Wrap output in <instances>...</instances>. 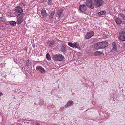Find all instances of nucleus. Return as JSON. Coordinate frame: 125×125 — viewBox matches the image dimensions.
<instances>
[{"instance_id": "a211bd4d", "label": "nucleus", "mask_w": 125, "mask_h": 125, "mask_svg": "<svg viewBox=\"0 0 125 125\" xmlns=\"http://www.w3.org/2000/svg\"><path fill=\"white\" fill-rule=\"evenodd\" d=\"M94 54L95 56H100L101 55L102 52L100 51H96L94 52Z\"/></svg>"}, {"instance_id": "4468645a", "label": "nucleus", "mask_w": 125, "mask_h": 125, "mask_svg": "<svg viewBox=\"0 0 125 125\" xmlns=\"http://www.w3.org/2000/svg\"><path fill=\"white\" fill-rule=\"evenodd\" d=\"M37 68L42 73H43L45 72L44 70L41 67L38 66L37 67Z\"/></svg>"}, {"instance_id": "9b49d317", "label": "nucleus", "mask_w": 125, "mask_h": 125, "mask_svg": "<svg viewBox=\"0 0 125 125\" xmlns=\"http://www.w3.org/2000/svg\"><path fill=\"white\" fill-rule=\"evenodd\" d=\"M42 16L43 18L46 17L48 14L46 13V10L44 9H42L41 11Z\"/></svg>"}, {"instance_id": "2f4dec72", "label": "nucleus", "mask_w": 125, "mask_h": 125, "mask_svg": "<svg viewBox=\"0 0 125 125\" xmlns=\"http://www.w3.org/2000/svg\"><path fill=\"white\" fill-rule=\"evenodd\" d=\"M3 95V94L1 92H0V96L2 95Z\"/></svg>"}, {"instance_id": "dca6fc26", "label": "nucleus", "mask_w": 125, "mask_h": 125, "mask_svg": "<svg viewBox=\"0 0 125 125\" xmlns=\"http://www.w3.org/2000/svg\"><path fill=\"white\" fill-rule=\"evenodd\" d=\"M17 17L19 18L22 19L23 18L24 16V15L23 14L21 13H19L17 15Z\"/></svg>"}, {"instance_id": "aec40b11", "label": "nucleus", "mask_w": 125, "mask_h": 125, "mask_svg": "<svg viewBox=\"0 0 125 125\" xmlns=\"http://www.w3.org/2000/svg\"><path fill=\"white\" fill-rule=\"evenodd\" d=\"M54 11H52L51 12L49 16L50 19H52L53 17V16L54 14Z\"/></svg>"}, {"instance_id": "c85d7f7f", "label": "nucleus", "mask_w": 125, "mask_h": 125, "mask_svg": "<svg viewBox=\"0 0 125 125\" xmlns=\"http://www.w3.org/2000/svg\"><path fill=\"white\" fill-rule=\"evenodd\" d=\"M64 109V108L63 107H61L60 108V110L61 111H63V110Z\"/></svg>"}, {"instance_id": "f257e3e1", "label": "nucleus", "mask_w": 125, "mask_h": 125, "mask_svg": "<svg viewBox=\"0 0 125 125\" xmlns=\"http://www.w3.org/2000/svg\"><path fill=\"white\" fill-rule=\"evenodd\" d=\"M108 45V42L106 41H102L95 44L94 48L96 49H102L107 47Z\"/></svg>"}, {"instance_id": "1a4fd4ad", "label": "nucleus", "mask_w": 125, "mask_h": 125, "mask_svg": "<svg viewBox=\"0 0 125 125\" xmlns=\"http://www.w3.org/2000/svg\"><path fill=\"white\" fill-rule=\"evenodd\" d=\"M15 11L18 13H22L23 12V9L20 7L17 6L15 8Z\"/></svg>"}, {"instance_id": "7c9ffc66", "label": "nucleus", "mask_w": 125, "mask_h": 125, "mask_svg": "<svg viewBox=\"0 0 125 125\" xmlns=\"http://www.w3.org/2000/svg\"><path fill=\"white\" fill-rule=\"evenodd\" d=\"M123 47L124 48H125V43H123Z\"/></svg>"}, {"instance_id": "6e6552de", "label": "nucleus", "mask_w": 125, "mask_h": 125, "mask_svg": "<svg viewBox=\"0 0 125 125\" xmlns=\"http://www.w3.org/2000/svg\"><path fill=\"white\" fill-rule=\"evenodd\" d=\"M63 11V9L62 8L60 9L58 11L57 14L59 17H61L64 16Z\"/></svg>"}, {"instance_id": "f3484780", "label": "nucleus", "mask_w": 125, "mask_h": 125, "mask_svg": "<svg viewBox=\"0 0 125 125\" xmlns=\"http://www.w3.org/2000/svg\"><path fill=\"white\" fill-rule=\"evenodd\" d=\"M61 50L62 52H65L66 50V46L65 45L62 46L61 47Z\"/></svg>"}, {"instance_id": "ddd939ff", "label": "nucleus", "mask_w": 125, "mask_h": 125, "mask_svg": "<svg viewBox=\"0 0 125 125\" xmlns=\"http://www.w3.org/2000/svg\"><path fill=\"white\" fill-rule=\"evenodd\" d=\"M73 104V102L72 101H68L65 105L64 107L65 108H67L68 106L72 105Z\"/></svg>"}, {"instance_id": "bb28decb", "label": "nucleus", "mask_w": 125, "mask_h": 125, "mask_svg": "<svg viewBox=\"0 0 125 125\" xmlns=\"http://www.w3.org/2000/svg\"><path fill=\"white\" fill-rule=\"evenodd\" d=\"M52 0H46V2H47L48 4L51 5L52 2Z\"/></svg>"}, {"instance_id": "39448f33", "label": "nucleus", "mask_w": 125, "mask_h": 125, "mask_svg": "<svg viewBox=\"0 0 125 125\" xmlns=\"http://www.w3.org/2000/svg\"><path fill=\"white\" fill-rule=\"evenodd\" d=\"M94 0V5L97 7L101 6L104 3L103 1L102 0Z\"/></svg>"}, {"instance_id": "b1692460", "label": "nucleus", "mask_w": 125, "mask_h": 125, "mask_svg": "<svg viewBox=\"0 0 125 125\" xmlns=\"http://www.w3.org/2000/svg\"><path fill=\"white\" fill-rule=\"evenodd\" d=\"M68 45L70 46L71 47L74 48V43H70V42H68Z\"/></svg>"}, {"instance_id": "a878e982", "label": "nucleus", "mask_w": 125, "mask_h": 125, "mask_svg": "<svg viewBox=\"0 0 125 125\" xmlns=\"http://www.w3.org/2000/svg\"><path fill=\"white\" fill-rule=\"evenodd\" d=\"M74 47L78 48H79V44L77 42L74 43Z\"/></svg>"}, {"instance_id": "2eb2a0df", "label": "nucleus", "mask_w": 125, "mask_h": 125, "mask_svg": "<svg viewBox=\"0 0 125 125\" xmlns=\"http://www.w3.org/2000/svg\"><path fill=\"white\" fill-rule=\"evenodd\" d=\"M23 20L22 19L18 18L17 19L16 23L18 24H20L22 22Z\"/></svg>"}, {"instance_id": "72a5a7b5", "label": "nucleus", "mask_w": 125, "mask_h": 125, "mask_svg": "<svg viewBox=\"0 0 125 125\" xmlns=\"http://www.w3.org/2000/svg\"><path fill=\"white\" fill-rule=\"evenodd\" d=\"M1 13V12H0V13Z\"/></svg>"}, {"instance_id": "412c9836", "label": "nucleus", "mask_w": 125, "mask_h": 125, "mask_svg": "<svg viewBox=\"0 0 125 125\" xmlns=\"http://www.w3.org/2000/svg\"><path fill=\"white\" fill-rule=\"evenodd\" d=\"M119 16L122 19L125 20V14L122 13H120L119 14Z\"/></svg>"}, {"instance_id": "cd10ccee", "label": "nucleus", "mask_w": 125, "mask_h": 125, "mask_svg": "<svg viewBox=\"0 0 125 125\" xmlns=\"http://www.w3.org/2000/svg\"><path fill=\"white\" fill-rule=\"evenodd\" d=\"M54 43L53 42H51L50 43V44L49 45V46H50L52 47V46L54 44Z\"/></svg>"}, {"instance_id": "f03ea898", "label": "nucleus", "mask_w": 125, "mask_h": 125, "mask_svg": "<svg viewBox=\"0 0 125 125\" xmlns=\"http://www.w3.org/2000/svg\"><path fill=\"white\" fill-rule=\"evenodd\" d=\"M119 38L121 40L125 41V28L121 30L119 35Z\"/></svg>"}, {"instance_id": "473e14b6", "label": "nucleus", "mask_w": 125, "mask_h": 125, "mask_svg": "<svg viewBox=\"0 0 125 125\" xmlns=\"http://www.w3.org/2000/svg\"><path fill=\"white\" fill-rule=\"evenodd\" d=\"M35 125H40V124L38 123H36Z\"/></svg>"}, {"instance_id": "4be33fe9", "label": "nucleus", "mask_w": 125, "mask_h": 125, "mask_svg": "<svg viewBox=\"0 0 125 125\" xmlns=\"http://www.w3.org/2000/svg\"><path fill=\"white\" fill-rule=\"evenodd\" d=\"M9 23L11 25L13 26L14 25V24L16 25V22L14 21H10L9 22Z\"/></svg>"}, {"instance_id": "c756f323", "label": "nucleus", "mask_w": 125, "mask_h": 125, "mask_svg": "<svg viewBox=\"0 0 125 125\" xmlns=\"http://www.w3.org/2000/svg\"><path fill=\"white\" fill-rule=\"evenodd\" d=\"M3 18L2 17H0V21H3Z\"/></svg>"}, {"instance_id": "20e7f679", "label": "nucleus", "mask_w": 125, "mask_h": 125, "mask_svg": "<svg viewBox=\"0 0 125 125\" xmlns=\"http://www.w3.org/2000/svg\"><path fill=\"white\" fill-rule=\"evenodd\" d=\"M115 21L117 25L121 24V26H122V27L125 26V21H122V19L120 18L116 19L115 20Z\"/></svg>"}, {"instance_id": "423d86ee", "label": "nucleus", "mask_w": 125, "mask_h": 125, "mask_svg": "<svg viewBox=\"0 0 125 125\" xmlns=\"http://www.w3.org/2000/svg\"><path fill=\"white\" fill-rule=\"evenodd\" d=\"M86 6L91 9H93L94 7V5L92 0H87L86 3Z\"/></svg>"}, {"instance_id": "393cba45", "label": "nucleus", "mask_w": 125, "mask_h": 125, "mask_svg": "<svg viewBox=\"0 0 125 125\" xmlns=\"http://www.w3.org/2000/svg\"><path fill=\"white\" fill-rule=\"evenodd\" d=\"M46 58L48 60H50L51 58L49 54V53H47L46 55Z\"/></svg>"}, {"instance_id": "7ed1b4c3", "label": "nucleus", "mask_w": 125, "mask_h": 125, "mask_svg": "<svg viewBox=\"0 0 125 125\" xmlns=\"http://www.w3.org/2000/svg\"><path fill=\"white\" fill-rule=\"evenodd\" d=\"M64 58V57L63 56L60 54L53 56V59L55 61H61L63 60Z\"/></svg>"}, {"instance_id": "5701e85b", "label": "nucleus", "mask_w": 125, "mask_h": 125, "mask_svg": "<svg viewBox=\"0 0 125 125\" xmlns=\"http://www.w3.org/2000/svg\"><path fill=\"white\" fill-rule=\"evenodd\" d=\"M19 6L20 7L22 8L23 9V8L25 7L24 4L22 2L19 4Z\"/></svg>"}, {"instance_id": "f8f14e48", "label": "nucleus", "mask_w": 125, "mask_h": 125, "mask_svg": "<svg viewBox=\"0 0 125 125\" xmlns=\"http://www.w3.org/2000/svg\"><path fill=\"white\" fill-rule=\"evenodd\" d=\"M113 48L112 49V51L114 52H115L117 50V47L116 43L114 42L112 43Z\"/></svg>"}, {"instance_id": "0eeeda50", "label": "nucleus", "mask_w": 125, "mask_h": 125, "mask_svg": "<svg viewBox=\"0 0 125 125\" xmlns=\"http://www.w3.org/2000/svg\"><path fill=\"white\" fill-rule=\"evenodd\" d=\"M94 33L93 31H90L87 33L85 35V37L86 39H89L94 36Z\"/></svg>"}, {"instance_id": "6ab92c4d", "label": "nucleus", "mask_w": 125, "mask_h": 125, "mask_svg": "<svg viewBox=\"0 0 125 125\" xmlns=\"http://www.w3.org/2000/svg\"><path fill=\"white\" fill-rule=\"evenodd\" d=\"M106 13V12L104 11H101L97 13V15H104Z\"/></svg>"}, {"instance_id": "9d476101", "label": "nucleus", "mask_w": 125, "mask_h": 125, "mask_svg": "<svg viewBox=\"0 0 125 125\" xmlns=\"http://www.w3.org/2000/svg\"><path fill=\"white\" fill-rule=\"evenodd\" d=\"M80 10L82 12L85 11L86 9V7L85 5H80L79 7Z\"/></svg>"}]
</instances>
